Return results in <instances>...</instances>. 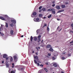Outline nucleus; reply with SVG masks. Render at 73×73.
I'll return each instance as SVG.
<instances>
[{
    "label": "nucleus",
    "mask_w": 73,
    "mask_h": 73,
    "mask_svg": "<svg viewBox=\"0 0 73 73\" xmlns=\"http://www.w3.org/2000/svg\"><path fill=\"white\" fill-rule=\"evenodd\" d=\"M71 26L72 27H73V23H72L71 24Z\"/></svg>",
    "instance_id": "a18cd8bd"
},
{
    "label": "nucleus",
    "mask_w": 73,
    "mask_h": 73,
    "mask_svg": "<svg viewBox=\"0 0 73 73\" xmlns=\"http://www.w3.org/2000/svg\"><path fill=\"white\" fill-rule=\"evenodd\" d=\"M47 30L48 32H49V27H47Z\"/></svg>",
    "instance_id": "f704fd0d"
},
{
    "label": "nucleus",
    "mask_w": 73,
    "mask_h": 73,
    "mask_svg": "<svg viewBox=\"0 0 73 73\" xmlns=\"http://www.w3.org/2000/svg\"><path fill=\"white\" fill-rule=\"evenodd\" d=\"M45 64H46V65H48V62H46L45 63Z\"/></svg>",
    "instance_id": "de8ad7c7"
},
{
    "label": "nucleus",
    "mask_w": 73,
    "mask_h": 73,
    "mask_svg": "<svg viewBox=\"0 0 73 73\" xmlns=\"http://www.w3.org/2000/svg\"><path fill=\"white\" fill-rule=\"evenodd\" d=\"M70 32L71 33H73V31H70Z\"/></svg>",
    "instance_id": "c03bdc74"
},
{
    "label": "nucleus",
    "mask_w": 73,
    "mask_h": 73,
    "mask_svg": "<svg viewBox=\"0 0 73 73\" xmlns=\"http://www.w3.org/2000/svg\"><path fill=\"white\" fill-rule=\"evenodd\" d=\"M65 52H63L62 53V54H65Z\"/></svg>",
    "instance_id": "4d7b16f0"
},
{
    "label": "nucleus",
    "mask_w": 73,
    "mask_h": 73,
    "mask_svg": "<svg viewBox=\"0 0 73 73\" xmlns=\"http://www.w3.org/2000/svg\"><path fill=\"white\" fill-rule=\"evenodd\" d=\"M1 31V27H0V31Z\"/></svg>",
    "instance_id": "052dcab7"
},
{
    "label": "nucleus",
    "mask_w": 73,
    "mask_h": 73,
    "mask_svg": "<svg viewBox=\"0 0 73 73\" xmlns=\"http://www.w3.org/2000/svg\"><path fill=\"white\" fill-rule=\"evenodd\" d=\"M35 53V51H32V53Z\"/></svg>",
    "instance_id": "13d9d810"
},
{
    "label": "nucleus",
    "mask_w": 73,
    "mask_h": 73,
    "mask_svg": "<svg viewBox=\"0 0 73 73\" xmlns=\"http://www.w3.org/2000/svg\"><path fill=\"white\" fill-rule=\"evenodd\" d=\"M48 56H51V54L49 53L48 54Z\"/></svg>",
    "instance_id": "4c0bfd02"
},
{
    "label": "nucleus",
    "mask_w": 73,
    "mask_h": 73,
    "mask_svg": "<svg viewBox=\"0 0 73 73\" xmlns=\"http://www.w3.org/2000/svg\"><path fill=\"white\" fill-rule=\"evenodd\" d=\"M0 19L2 20H5V19L3 17H0Z\"/></svg>",
    "instance_id": "ddd939ff"
},
{
    "label": "nucleus",
    "mask_w": 73,
    "mask_h": 73,
    "mask_svg": "<svg viewBox=\"0 0 73 73\" xmlns=\"http://www.w3.org/2000/svg\"><path fill=\"white\" fill-rule=\"evenodd\" d=\"M49 51H50V52H53V49L51 47L50 48V49H49Z\"/></svg>",
    "instance_id": "9b49d317"
},
{
    "label": "nucleus",
    "mask_w": 73,
    "mask_h": 73,
    "mask_svg": "<svg viewBox=\"0 0 73 73\" xmlns=\"http://www.w3.org/2000/svg\"><path fill=\"white\" fill-rule=\"evenodd\" d=\"M3 17L4 18H7V17H8V16L7 15H5L3 16Z\"/></svg>",
    "instance_id": "2eb2a0df"
},
{
    "label": "nucleus",
    "mask_w": 73,
    "mask_h": 73,
    "mask_svg": "<svg viewBox=\"0 0 73 73\" xmlns=\"http://www.w3.org/2000/svg\"><path fill=\"white\" fill-rule=\"evenodd\" d=\"M38 49H40V47H38Z\"/></svg>",
    "instance_id": "0e129e2a"
},
{
    "label": "nucleus",
    "mask_w": 73,
    "mask_h": 73,
    "mask_svg": "<svg viewBox=\"0 0 73 73\" xmlns=\"http://www.w3.org/2000/svg\"><path fill=\"white\" fill-rule=\"evenodd\" d=\"M5 24L6 27H7V28H8V23H6Z\"/></svg>",
    "instance_id": "393cba45"
},
{
    "label": "nucleus",
    "mask_w": 73,
    "mask_h": 73,
    "mask_svg": "<svg viewBox=\"0 0 73 73\" xmlns=\"http://www.w3.org/2000/svg\"><path fill=\"white\" fill-rule=\"evenodd\" d=\"M24 69V68H21L19 69V70H23Z\"/></svg>",
    "instance_id": "c756f323"
},
{
    "label": "nucleus",
    "mask_w": 73,
    "mask_h": 73,
    "mask_svg": "<svg viewBox=\"0 0 73 73\" xmlns=\"http://www.w3.org/2000/svg\"><path fill=\"white\" fill-rule=\"evenodd\" d=\"M3 57L4 58H6L7 57V55L5 54L3 55Z\"/></svg>",
    "instance_id": "5701e85b"
},
{
    "label": "nucleus",
    "mask_w": 73,
    "mask_h": 73,
    "mask_svg": "<svg viewBox=\"0 0 73 73\" xmlns=\"http://www.w3.org/2000/svg\"><path fill=\"white\" fill-rule=\"evenodd\" d=\"M43 41H44V40H42V41H41V43H42V42H43Z\"/></svg>",
    "instance_id": "6e6d98bb"
},
{
    "label": "nucleus",
    "mask_w": 73,
    "mask_h": 73,
    "mask_svg": "<svg viewBox=\"0 0 73 73\" xmlns=\"http://www.w3.org/2000/svg\"><path fill=\"white\" fill-rule=\"evenodd\" d=\"M58 28H59V26H58L57 28V29H58Z\"/></svg>",
    "instance_id": "e2e57ef3"
},
{
    "label": "nucleus",
    "mask_w": 73,
    "mask_h": 73,
    "mask_svg": "<svg viewBox=\"0 0 73 73\" xmlns=\"http://www.w3.org/2000/svg\"><path fill=\"white\" fill-rule=\"evenodd\" d=\"M56 8L57 9H60V7L59 6H56Z\"/></svg>",
    "instance_id": "9d476101"
},
{
    "label": "nucleus",
    "mask_w": 73,
    "mask_h": 73,
    "mask_svg": "<svg viewBox=\"0 0 73 73\" xmlns=\"http://www.w3.org/2000/svg\"><path fill=\"white\" fill-rule=\"evenodd\" d=\"M10 26H11V27H13V23H11L10 25Z\"/></svg>",
    "instance_id": "b1692460"
},
{
    "label": "nucleus",
    "mask_w": 73,
    "mask_h": 73,
    "mask_svg": "<svg viewBox=\"0 0 73 73\" xmlns=\"http://www.w3.org/2000/svg\"><path fill=\"white\" fill-rule=\"evenodd\" d=\"M4 60H2V64H4Z\"/></svg>",
    "instance_id": "49530a36"
},
{
    "label": "nucleus",
    "mask_w": 73,
    "mask_h": 73,
    "mask_svg": "<svg viewBox=\"0 0 73 73\" xmlns=\"http://www.w3.org/2000/svg\"><path fill=\"white\" fill-rule=\"evenodd\" d=\"M42 11V10H40L39 11V12H41V11Z\"/></svg>",
    "instance_id": "5fc2aeb1"
},
{
    "label": "nucleus",
    "mask_w": 73,
    "mask_h": 73,
    "mask_svg": "<svg viewBox=\"0 0 73 73\" xmlns=\"http://www.w3.org/2000/svg\"><path fill=\"white\" fill-rule=\"evenodd\" d=\"M11 22L14 24H16V21H15V20H12L11 21Z\"/></svg>",
    "instance_id": "423d86ee"
},
{
    "label": "nucleus",
    "mask_w": 73,
    "mask_h": 73,
    "mask_svg": "<svg viewBox=\"0 0 73 73\" xmlns=\"http://www.w3.org/2000/svg\"><path fill=\"white\" fill-rule=\"evenodd\" d=\"M54 9H50L47 10V11H54Z\"/></svg>",
    "instance_id": "39448f33"
},
{
    "label": "nucleus",
    "mask_w": 73,
    "mask_h": 73,
    "mask_svg": "<svg viewBox=\"0 0 73 73\" xmlns=\"http://www.w3.org/2000/svg\"><path fill=\"white\" fill-rule=\"evenodd\" d=\"M36 33H37V35H38V30H37L36 31Z\"/></svg>",
    "instance_id": "c9c22d12"
},
{
    "label": "nucleus",
    "mask_w": 73,
    "mask_h": 73,
    "mask_svg": "<svg viewBox=\"0 0 73 73\" xmlns=\"http://www.w3.org/2000/svg\"><path fill=\"white\" fill-rule=\"evenodd\" d=\"M62 60H65V58L64 57H62Z\"/></svg>",
    "instance_id": "a878e982"
},
{
    "label": "nucleus",
    "mask_w": 73,
    "mask_h": 73,
    "mask_svg": "<svg viewBox=\"0 0 73 73\" xmlns=\"http://www.w3.org/2000/svg\"><path fill=\"white\" fill-rule=\"evenodd\" d=\"M55 6V4H54L52 5V6L53 7H54Z\"/></svg>",
    "instance_id": "58836bf2"
},
{
    "label": "nucleus",
    "mask_w": 73,
    "mask_h": 73,
    "mask_svg": "<svg viewBox=\"0 0 73 73\" xmlns=\"http://www.w3.org/2000/svg\"><path fill=\"white\" fill-rule=\"evenodd\" d=\"M34 58L35 59H36L37 61H38V56H34Z\"/></svg>",
    "instance_id": "7ed1b4c3"
},
{
    "label": "nucleus",
    "mask_w": 73,
    "mask_h": 73,
    "mask_svg": "<svg viewBox=\"0 0 73 73\" xmlns=\"http://www.w3.org/2000/svg\"><path fill=\"white\" fill-rule=\"evenodd\" d=\"M30 40L31 41H32V40H33V37L32 36H31Z\"/></svg>",
    "instance_id": "4be33fe9"
},
{
    "label": "nucleus",
    "mask_w": 73,
    "mask_h": 73,
    "mask_svg": "<svg viewBox=\"0 0 73 73\" xmlns=\"http://www.w3.org/2000/svg\"><path fill=\"white\" fill-rule=\"evenodd\" d=\"M57 20H58V21H60V19H58V18H57Z\"/></svg>",
    "instance_id": "8fccbe9b"
},
{
    "label": "nucleus",
    "mask_w": 73,
    "mask_h": 73,
    "mask_svg": "<svg viewBox=\"0 0 73 73\" xmlns=\"http://www.w3.org/2000/svg\"><path fill=\"white\" fill-rule=\"evenodd\" d=\"M52 59L53 60H55V58L54 57H52Z\"/></svg>",
    "instance_id": "72a5a7b5"
},
{
    "label": "nucleus",
    "mask_w": 73,
    "mask_h": 73,
    "mask_svg": "<svg viewBox=\"0 0 73 73\" xmlns=\"http://www.w3.org/2000/svg\"><path fill=\"white\" fill-rule=\"evenodd\" d=\"M34 20L35 21L37 22L39 21V18H36V19H34Z\"/></svg>",
    "instance_id": "20e7f679"
},
{
    "label": "nucleus",
    "mask_w": 73,
    "mask_h": 73,
    "mask_svg": "<svg viewBox=\"0 0 73 73\" xmlns=\"http://www.w3.org/2000/svg\"><path fill=\"white\" fill-rule=\"evenodd\" d=\"M9 73H15V71H12L11 72L9 71Z\"/></svg>",
    "instance_id": "dca6fc26"
},
{
    "label": "nucleus",
    "mask_w": 73,
    "mask_h": 73,
    "mask_svg": "<svg viewBox=\"0 0 73 73\" xmlns=\"http://www.w3.org/2000/svg\"><path fill=\"white\" fill-rule=\"evenodd\" d=\"M35 54L36 55H38V53L37 52H36L35 53Z\"/></svg>",
    "instance_id": "864d4df0"
},
{
    "label": "nucleus",
    "mask_w": 73,
    "mask_h": 73,
    "mask_svg": "<svg viewBox=\"0 0 73 73\" xmlns=\"http://www.w3.org/2000/svg\"><path fill=\"white\" fill-rule=\"evenodd\" d=\"M6 66L7 68H9V64H6Z\"/></svg>",
    "instance_id": "bb28decb"
},
{
    "label": "nucleus",
    "mask_w": 73,
    "mask_h": 73,
    "mask_svg": "<svg viewBox=\"0 0 73 73\" xmlns=\"http://www.w3.org/2000/svg\"><path fill=\"white\" fill-rule=\"evenodd\" d=\"M6 59L7 60H8V57H7V58H6Z\"/></svg>",
    "instance_id": "603ef678"
},
{
    "label": "nucleus",
    "mask_w": 73,
    "mask_h": 73,
    "mask_svg": "<svg viewBox=\"0 0 73 73\" xmlns=\"http://www.w3.org/2000/svg\"><path fill=\"white\" fill-rule=\"evenodd\" d=\"M52 14H53L54 15L56 13V11H55V9H54V11H52Z\"/></svg>",
    "instance_id": "6e6552de"
},
{
    "label": "nucleus",
    "mask_w": 73,
    "mask_h": 73,
    "mask_svg": "<svg viewBox=\"0 0 73 73\" xmlns=\"http://www.w3.org/2000/svg\"><path fill=\"white\" fill-rule=\"evenodd\" d=\"M51 45L50 44H48L46 46V48H50L51 47Z\"/></svg>",
    "instance_id": "0eeeda50"
},
{
    "label": "nucleus",
    "mask_w": 73,
    "mask_h": 73,
    "mask_svg": "<svg viewBox=\"0 0 73 73\" xmlns=\"http://www.w3.org/2000/svg\"><path fill=\"white\" fill-rule=\"evenodd\" d=\"M41 37V35H39L38 36V42H39L40 41H41V39L40 38V37Z\"/></svg>",
    "instance_id": "f03ea898"
},
{
    "label": "nucleus",
    "mask_w": 73,
    "mask_h": 73,
    "mask_svg": "<svg viewBox=\"0 0 73 73\" xmlns=\"http://www.w3.org/2000/svg\"><path fill=\"white\" fill-rule=\"evenodd\" d=\"M14 66H15L13 65V66H12V68H14Z\"/></svg>",
    "instance_id": "bf43d9fd"
},
{
    "label": "nucleus",
    "mask_w": 73,
    "mask_h": 73,
    "mask_svg": "<svg viewBox=\"0 0 73 73\" xmlns=\"http://www.w3.org/2000/svg\"><path fill=\"white\" fill-rule=\"evenodd\" d=\"M10 33L11 35H13V30H11L10 31Z\"/></svg>",
    "instance_id": "f8f14e48"
},
{
    "label": "nucleus",
    "mask_w": 73,
    "mask_h": 73,
    "mask_svg": "<svg viewBox=\"0 0 73 73\" xmlns=\"http://www.w3.org/2000/svg\"><path fill=\"white\" fill-rule=\"evenodd\" d=\"M14 60L15 62H17V60H18V57L16 55H15L13 57Z\"/></svg>",
    "instance_id": "f257e3e1"
},
{
    "label": "nucleus",
    "mask_w": 73,
    "mask_h": 73,
    "mask_svg": "<svg viewBox=\"0 0 73 73\" xmlns=\"http://www.w3.org/2000/svg\"><path fill=\"white\" fill-rule=\"evenodd\" d=\"M1 36H4V34H3V33H1Z\"/></svg>",
    "instance_id": "3c124183"
},
{
    "label": "nucleus",
    "mask_w": 73,
    "mask_h": 73,
    "mask_svg": "<svg viewBox=\"0 0 73 73\" xmlns=\"http://www.w3.org/2000/svg\"><path fill=\"white\" fill-rule=\"evenodd\" d=\"M37 64V65L38 66H39L40 65V64H39V63H38Z\"/></svg>",
    "instance_id": "a19ab883"
},
{
    "label": "nucleus",
    "mask_w": 73,
    "mask_h": 73,
    "mask_svg": "<svg viewBox=\"0 0 73 73\" xmlns=\"http://www.w3.org/2000/svg\"><path fill=\"white\" fill-rule=\"evenodd\" d=\"M46 26H47V25H46V24L45 23L44 26H43V27L44 28L45 27H46Z\"/></svg>",
    "instance_id": "cd10ccee"
},
{
    "label": "nucleus",
    "mask_w": 73,
    "mask_h": 73,
    "mask_svg": "<svg viewBox=\"0 0 73 73\" xmlns=\"http://www.w3.org/2000/svg\"><path fill=\"white\" fill-rule=\"evenodd\" d=\"M73 43V40L71 42H70V44H72Z\"/></svg>",
    "instance_id": "ea45409f"
},
{
    "label": "nucleus",
    "mask_w": 73,
    "mask_h": 73,
    "mask_svg": "<svg viewBox=\"0 0 73 73\" xmlns=\"http://www.w3.org/2000/svg\"><path fill=\"white\" fill-rule=\"evenodd\" d=\"M70 54H68V56H70Z\"/></svg>",
    "instance_id": "680f3d73"
},
{
    "label": "nucleus",
    "mask_w": 73,
    "mask_h": 73,
    "mask_svg": "<svg viewBox=\"0 0 73 73\" xmlns=\"http://www.w3.org/2000/svg\"><path fill=\"white\" fill-rule=\"evenodd\" d=\"M61 73H64V72L63 71H62Z\"/></svg>",
    "instance_id": "338daca9"
},
{
    "label": "nucleus",
    "mask_w": 73,
    "mask_h": 73,
    "mask_svg": "<svg viewBox=\"0 0 73 73\" xmlns=\"http://www.w3.org/2000/svg\"><path fill=\"white\" fill-rule=\"evenodd\" d=\"M10 61L11 62H12V61H13V58L12 57H11Z\"/></svg>",
    "instance_id": "aec40b11"
},
{
    "label": "nucleus",
    "mask_w": 73,
    "mask_h": 73,
    "mask_svg": "<svg viewBox=\"0 0 73 73\" xmlns=\"http://www.w3.org/2000/svg\"><path fill=\"white\" fill-rule=\"evenodd\" d=\"M51 16H52V15H49L48 16V18H50V17H51Z\"/></svg>",
    "instance_id": "473e14b6"
},
{
    "label": "nucleus",
    "mask_w": 73,
    "mask_h": 73,
    "mask_svg": "<svg viewBox=\"0 0 73 73\" xmlns=\"http://www.w3.org/2000/svg\"><path fill=\"white\" fill-rule=\"evenodd\" d=\"M61 7L62 8H64L65 7V5H61Z\"/></svg>",
    "instance_id": "f3484780"
},
{
    "label": "nucleus",
    "mask_w": 73,
    "mask_h": 73,
    "mask_svg": "<svg viewBox=\"0 0 73 73\" xmlns=\"http://www.w3.org/2000/svg\"><path fill=\"white\" fill-rule=\"evenodd\" d=\"M53 65L54 67H57V65L56 64H53Z\"/></svg>",
    "instance_id": "412c9836"
},
{
    "label": "nucleus",
    "mask_w": 73,
    "mask_h": 73,
    "mask_svg": "<svg viewBox=\"0 0 73 73\" xmlns=\"http://www.w3.org/2000/svg\"><path fill=\"white\" fill-rule=\"evenodd\" d=\"M40 66H42V67H43V66H44V65H42V64H40Z\"/></svg>",
    "instance_id": "37998d69"
},
{
    "label": "nucleus",
    "mask_w": 73,
    "mask_h": 73,
    "mask_svg": "<svg viewBox=\"0 0 73 73\" xmlns=\"http://www.w3.org/2000/svg\"><path fill=\"white\" fill-rule=\"evenodd\" d=\"M37 38L36 37H34V40L35 41H37Z\"/></svg>",
    "instance_id": "a211bd4d"
},
{
    "label": "nucleus",
    "mask_w": 73,
    "mask_h": 73,
    "mask_svg": "<svg viewBox=\"0 0 73 73\" xmlns=\"http://www.w3.org/2000/svg\"><path fill=\"white\" fill-rule=\"evenodd\" d=\"M37 15V13L36 12H34L33 13V16H36Z\"/></svg>",
    "instance_id": "4468645a"
},
{
    "label": "nucleus",
    "mask_w": 73,
    "mask_h": 73,
    "mask_svg": "<svg viewBox=\"0 0 73 73\" xmlns=\"http://www.w3.org/2000/svg\"><path fill=\"white\" fill-rule=\"evenodd\" d=\"M61 30H62V28L60 29L59 30V32H60V31H61Z\"/></svg>",
    "instance_id": "09e8293b"
},
{
    "label": "nucleus",
    "mask_w": 73,
    "mask_h": 73,
    "mask_svg": "<svg viewBox=\"0 0 73 73\" xmlns=\"http://www.w3.org/2000/svg\"><path fill=\"white\" fill-rule=\"evenodd\" d=\"M42 8V7L40 6L39 8V9H40H40H41Z\"/></svg>",
    "instance_id": "e433bc0d"
},
{
    "label": "nucleus",
    "mask_w": 73,
    "mask_h": 73,
    "mask_svg": "<svg viewBox=\"0 0 73 73\" xmlns=\"http://www.w3.org/2000/svg\"><path fill=\"white\" fill-rule=\"evenodd\" d=\"M52 3L53 4H54V1H53V2H52Z\"/></svg>",
    "instance_id": "69168bd1"
},
{
    "label": "nucleus",
    "mask_w": 73,
    "mask_h": 73,
    "mask_svg": "<svg viewBox=\"0 0 73 73\" xmlns=\"http://www.w3.org/2000/svg\"><path fill=\"white\" fill-rule=\"evenodd\" d=\"M42 14H39V17H42Z\"/></svg>",
    "instance_id": "c85d7f7f"
},
{
    "label": "nucleus",
    "mask_w": 73,
    "mask_h": 73,
    "mask_svg": "<svg viewBox=\"0 0 73 73\" xmlns=\"http://www.w3.org/2000/svg\"><path fill=\"white\" fill-rule=\"evenodd\" d=\"M44 69L46 71V72H48V70H47V69H46V68H44Z\"/></svg>",
    "instance_id": "2f4dec72"
},
{
    "label": "nucleus",
    "mask_w": 73,
    "mask_h": 73,
    "mask_svg": "<svg viewBox=\"0 0 73 73\" xmlns=\"http://www.w3.org/2000/svg\"><path fill=\"white\" fill-rule=\"evenodd\" d=\"M36 49L38 51V48L37 47H36Z\"/></svg>",
    "instance_id": "79ce46f5"
},
{
    "label": "nucleus",
    "mask_w": 73,
    "mask_h": 73,
    "mask_svg": "<svg viewBox=\"0 0 73 73\" xmlns=\"http://www.w3.org/2000/svg\"><path fill=\"white\" fill-rule=\"evenodd\" d=\"M42 10L43 11H46V9L45 8H43L42 9Z\"/></svg>",
    "instance_id": "6ab92c4d"
},
{
    "label": "nucleus",
    "mask_w": 73,
    "mask_h": 73,
    "mask_svg": "<svg viewBox=\"0 0 73 73\" xmlns=\"http://www.w3.org/2000/svg\"><path fill=\"white\" fill-rule=\"evenodd\" d=\"M64 11V10H59L58 11L57 13H60V12H63V11Z\"/></svg>",
    "instance_id": "1a4fd4ad"
},
{
    "label": "nucleus",
    "mask_w": 73,
    "mask_h": 73,
    "mask_svg": "<svg viewBox=\"0 0 73 73\" xmlns=\"http://www.w3.org/2000/svg\"><path fill=\"white\" fill-rule=\"evenodd\" d=\"M34 61L35 63V64H37V61H36V60H34Z\"/></svg>",
    "instance_id": "7c9ffc66"
},
{
    "label": "nucleus",
    "mask_w": 73,
    "mask_h": 73,
    "mask_svg": "<svg viewBox=\"0 0 73 73\" xmlns=\"http://www.w3.org/2000/svg\"><path fill=\"white\" fill-rule=\"evenodd\" d=\"M23 35H22L21 36V37H23Z\"/></svg>",
    "instance_id": "774afa93"
}]
</instances>
